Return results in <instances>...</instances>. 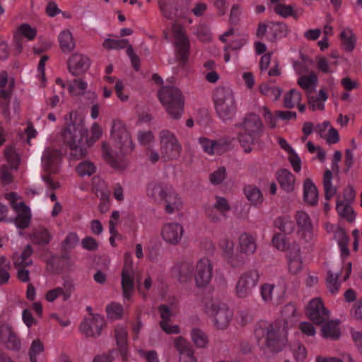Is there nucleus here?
Returning <instances> with one entry per match:
<instances>
[{"mask_svg": "<svg viewBox=\"0 0 362 362\" xmlns=\"http://www.w3.org/2000/svg\"><path fill=\"white\" fill-rule=\"evenodd\" d=\"M288 323L285 320H277L270 324L260 325L255 329L257 336L265 335V348L270 352L276 354L281 351L287 345Z\"/></svg>", "mask_w": 362, "mask_h": 362, "instance_id": "nucleus-1", "label": "nucleus"}, {"mask_svg": "<svg viewBox=\"0 0 362 362\" xmlns=\"http://www.w3.org/2000/svg\"><path fill=\"white\" fill-rule=\"evenodd\" d=\"M158 95L170 117L174 119H180L185 105V97L181 90L173 86H164L158 92Z\"/></svg>", "mask_w": 362, "mask_h": 362, "instance_id": "nucleus-2", "label": "nucleus"}, {"mask_svg": "<svg viewBox=\"0 0 362 362\" xmlns=\"http://www.w3.org/2000/svg\"><path fill=\"white\" fill-rule=\"evenodd\" d=\"M66 126L62 132L65 144H83L88 142V131L84 126V120L77 112L71 111L66 117Z\"/></svg>", "mask_w": 362, "mask_h": 362, "instance_id": "nucleus-3", "label": "nucleus"}, {"mask_svg": "<svg viewBox=\"0 0 362 362\" xmlns=\"http://www.w3.org/2000/svg\"><path fill=\"white\" fill-rule=\"evenodd\" d=\"M214 100L218 117L223 120L231 119L236 110L232 91L224 87H218L214 91Z\"/></svg>", "mask_w": 362, "mask_h": 362, "instance_id": "nucleus-4", "label": "nucleus"}, {"mask_svg": "<svg viewBox=\"0 0 362 362\" xmlns=\"http://www.w3.org/2000/svg\"><path fill=\"white\" fill-rule=\"evenodd\" d=\"M160 155L164 160H176L180 157L182 146L178 140L168 130H163L159 134Z\"/></svg>", "mask_w": 362, "mask_h": 362, "instance_id": "nucleus-5", "label": "nucleus"}, {"mask_svg": "<svg viewBox=\"0 0 362 362\" xmlns=\"http://www.w3.org/2000/svg\"><path fill=\"white\" fill-rule=\"evenodd\" d=\"M111 134L116 147L119 149L122 155H127L133 151L134 145L132 136L124 123L119 120L115 121Z\"/></svg>", "mask_w": 362, "mask_h": 362, "instance_id": "nucleus-6", "label": "nucleus"}, {"mask_svg": "<svg viewBox=\"0 0 362 362\" xmlns=\"http://www.w3.org/2000/svg\"><path fill=\"white\" fill-rule=\"evenodd\" d=\"M173 33L175 38L176 60L180 62L183 67L187 62L189 53V40L185 34L184 28L181 25H174Z\"/></svg>", "mask_w": 362, "mask_h": 362, "instance_id": "nucleus-7", "label": "nucleus"}, {"mask_svg": "<svg viewBox=\"0 0 362 362\" xmlns=\"http://www.w3.org/2000/svg\"><path fill=\"white\" fill-rule=\"evenodd\" d=\"M156 197L158 196L161 199H164L166 202L165 209L167 213L172 214L175 210H180L182 206V202L177 197V194L174 192H168L167 186L158 183L153 186L152 194Z\"/></svg>", "mask_w": 362, "mask_h": 362, "instance_id": "nucleus-8", "label": "nucleus"}, {"mask_svg": "<svg viewBox=\"0 0 362 362\" xmlns=\"http://www.w3.org/2000/svg\"><path fill=\"white\" fill-rule=\"evenodd\" d=\"M208 309L214 318L215 325L218 329H225L228 326L233 313L226 304L211 301L208 305Z\"/></svg>", "mask_w": 362, "mask_h": 362, "instance_id": "nucleus-9", "label": "nucleus"}, {"mask_svg": "<svg viewBox=\"0 0 362 362\" xmlns=\"http://www.w3.org/2000/svg\"><path fill=\"white\" fill-rule=\"evenodd\" d=\"M306 315L315 325H322L329 318V311L325 308L320 298L310 301Z\"/></svg>", "mask_w": 362, "mask_h": 362, "instance_id": "nucleus-10", "label": "nucleus"}, {"mask_svg": "<svg viewBox=\"0 0 362 362\" xmlns=\"http://www.w3.org/2000/svg\"><path fill=\"white\" fill-rule=\"evenodd\" d=\"M105 326L104 318L98 314L91 318H86L80 325V330L87 337H97L100 335L102 329Z\"/></svg>", "mask_w": 362, "mask_h": 362, "instance_id": "nucleus-11", "label": "nucleus"}, {"mask_svg": "<svg viewBox=\"0 0 362 362\" xmlns=\"http://www.w3.org/2000/svg\"><path fill=\"white\" fill-rule=\"evenodd\" d=\"M259 278V274L256 269H252L245 272L240 277L237 286V294L240 298H244L255 286Z\"/></svg>", "mask_w": 362, "mask_h": 362, "instance_id": "nucleus-12", "label": "nucleus"}, {"mask_svg": "<svg viewBox=\"0 0 362 362\" xmlns=\"http://www.w3.org/2000/svg\"><path fill=\"white\" fill-rule=\"evenodd\" d=\"M62 159V152L55 148H47L42 156L43 170L49 174H57Z\"/></svg>", "mask_w": 362, "mask_h": 362, "instance_id": "nucleus-13", "label": "nucleus"}, {"mask_svg": "<svg viewBox=\"0 0 362 362\" xmlns=\"http://www.w3.org/2000/svg\"><path fill=\"white\" fill-rule=\"evenodd\" d=\"M90 60L82 54H73L67 61L69 71L74 76L83 75L90 68Z\"/></svg>", "mask_w": 362, "mask_h": 362, "instance_id": "nucleus-14", "label": "nucleus"}, {"mask_svg": "<svg viewBox=\"0 0 362 362\" xmlns=\"http://www.w3.org/2000/svg\"><path fill=\"white\" fill-rule=\"evenodd\" d=\"M194 279L197 287H205L211 281L212 264L209 259H202L197 264Z\"/></svg>", "mask_w": 362, "mask_h": 362, "instance_id": "nucleus-15", "label": "nucleus"}, {"mask_svg": "<svg viewBox=\"0 0 362 362\" xmlns=\"http://www.w3.org/2000/svg\"><path fill=\"white\" fill-rule=\"evenodd\" d=\"M240 127H242L246 132L258 137L262 134L264 129L261 119L254 113L247 114Z\"/></svg>", "mask_w": 362, "mask_h": 362, "instance_id": "nucleus-16", "label": "nucleus"}, {"mask_svg": "<svg viewBox=\"0 0 362 362\" xmlns=\"http://www.w3.org/2000/svg\"><path fill=\"white\" fill-rule=\"evenodd\" d=\"M122 288L123 296L125 298L129 299L134 291L135 285L134 281V272L132 271V263L127 266L124 264L122 271Z\"/></svg>", "mask_w": 362, "mask_h": 362, "instance_id": "nucleus-17", "label": "nucleus"}, {"mask_svg": "<svg viewBox=\"0 0 362 362\" xmlns=\"http://www.w3.org/2000/svg\"><path fill=\"white\" fill-rule=\"evenodd\" d=\"M183 233V228L178 223H168L165 225L161 231L163 238L168 243L176 245L180 240Z\"/></svg>", "mask_w": 362, "mask_h": 362, "instance_id": "nucleus-18", "label": "nucleus"}, {"mask_svg": "<svg viewBox=\"0 0 362 362\" xmlns=\"http://www.w3.org/2000/svg\"><path fill=\"white\" fill-rule=\"evenodd\" d=\"M103 156L105 160L114 169L123 171L127 167L128 163L124 158H115L110 152L109 145L106 142L102 144Z\"/></svg>", "mask_w": 362, "mask_h": 362, "instance_id": "nucleus-19", "label": "nucleus"}, {"mask_svg": "<svg viewBox=\"0 0 362 362\" xmlns=\"http://www.w3.org/2000/svg\"><path fill=\"white\" fill-rule=\"evenodd\" d=\"M158 5L163 15L168 19L182 16L177 8V0H159Z\"/></svg>", "mask_w": 362, "mask_h": 362, "instance_id": "nucleus-20", "label": "nucleus"}, {"mask_svg": "<svg viewBox=\"0 0 362 362\" xmlns=\"http://www.w3.org/2000/svg\"><path fill=\"white\" fill-rule=\"evenodd\" d=\"M303 198L305 202L311 206H315L318 200V191L313 181L308 178L305 180Z\"/></svg>", "mask_w": 362, "mask_h": 362, "instance_id": "nucleus-21", "label": "nucleus"}, {"mask_svg": "<svg viewBox=\"0 0 362 362\" xmlns=\"http://www.w3.org/2000/svg\"><path fill=\"white\" fill-rule=\"evenodd\" d=\"M277 180L281 187L286 192H291L294 189L295 177L288 170L281 169L278 171Z\"/></svg>", "mask_w": 362, "mask_h": 362, "instance_id": "nucleus-22", "label": "nucleus"}, {"mask_svg": "<svg viewBox=\"0 0 362 362\" xmlns=\"http://www.w3.org/2000/svg\"><path fill=\"white\" fill-rule=\"evenodd\" d=\"M321 333L324 338L337 340L341 336L339 323L337 321L329 320L325 322L321 329Z\"/></svg>", "mask_w": 362, "mask_h": 362, "instance_id": "nucleus-23", "label": "nucleus"}, {"mask_svg": "<svg viewBox=\"0 0 362 362\" xmlns=\"http://www.w3.org/2000/svg\"><path fill=\"white\" fill-rule=\"evenodd\" d=\"M175 272L177 274L179 281L186 283L192 279L194 266L189 262H182L176 266Z\"/></svg>", "mask_w": 362, "mask_h": 362, "instance_id": "nucleus-24", "label": "nucleus"}, {"mask_svg": "<svg viewBox=\"0 0 362 362\" xmlns=\"http://www.w3.org/2000/svg\"><path fill=\"white\" fill-rule=\"evenodd\" d=\"M59 42L60 49L64 53H69L75 48V42L73 35L69 30H63L60 33Z\"/></svg>", "mask_w": 362, "mask_h": 362, "instance_id": "nucleus-25", "label": "nucleus"}, {"mask_svg": "<svg viewBox=\"0 0 362 362\" xmlns=\"http://www.w3.org/2000/svg\"><path fill=\"white\" fill-rule=\"evenodd\" d=\"M70 148V159L78 160L86 158L87 156V148L89 146L88 142L83 144H66Z\"/></svg>", "mask_w": 362, "mask_h": 362, "instance_id": "nucleus-26", "label": "nucleus"}, {"mask_svg": "<svg viewBox=\"0 0 362 362\" xmlns=\"http://www.w3.org/2000/svg\"><path fill=\"white\" fill-rule=\"evenodd\" d=\"M115 337L117 341V345L119 347V351L123 360L127 359V333L123 328H117L115 329Z\"/></svg>", "mask_w": 362, "mask_h": 362, "instance_id": "nucleus-27", "label": "nucleus"}, {"mask_svg": "<svg viewBox=\"0 0 362 362\" xmlns=\"http://www.w3.org/2000/svg\"><path fill=\"white\" fill-rule=\"evenodd\" d=\"M317 76L315 72H311L308 75L300 76L298 79V84L308 93L313 92L317 83Z\"/></svg>", "mask_w": 362, "mask_h": 362, "instance_id": "nucleus-28", "label": "nucleus"}, {"mask_svg": "<svg viewBox=\"0 0 362 362\" xmlns=\"http://www.w3.org/2000/svg\"><path fill=\"white\" fill-rule=\"evenodd\" d=\"M274 226L285 234L292 233L296 228L294 221L290 216H280L274 221Z\"/></svg>", "mask_w": 362, "mask_h": 362, "instance_id": "nucleus-29", "label": "nucleus"}, {"mask_svg": "<svg viewBox=\"0 0 362 362\" xmlns=\"http://www.w3.org/2000/svg\"><path fill=\"white\" fill-rule=\"evenodd\" d=\"M16 213L18 215L14 219L16 226L22 230L27 228L31 219L30 208L28 206L24 207V209H21V211Z\"/></svg>", "mask_w": 362, "mask_h": 362, "instance_id": "nucleus-30", "label": "nucleus"}, {"mask_svg": "<svg viewBox=\"0 0 362 362\" xmlns=\"http://www.w3.org/2000/svg\"><path fill=\"white\" fill-rule=\"evenodd\" d=\"M332 172L330 170L325 171L323 177V186L325 190V198L326 200H329L337 192V188L332 187Z\"/></svg>", "mask_w": 362, "mask_h": 362, "instance_id": "nucleus-31", "label": "nucleus"}, {"mask_svg": "<svg viewBox=\"0 0 362 362\" xmlns=\"http://www.w3.org/2000/svg\"><path fill=\"white\" fill-rule=\"evenodd\" d=\"M336 209L340 216L346 218L349 222H352L355 218V214L349 203L338 200Z\"/></svg>", "mask_w": 362, "mask_h": 362, "instance_id": "nucleus-32", "label": "nucleus"}, {"mask_svg": "<svg viewBox=\"0 0 362 362\" xmlns=\"http://www.w3.org/2000/svg\"><path fill=\"white\" fill-rule=\"evenodd\" d=\"M175 346L180 354H185L188 359L194 358V351L189 343L182 337H178L175 339Z\"/></svg>", "mask_w": 362, "mask_h": 362, "instance_id": "nucleus-33", "label": "nucleus"}, {"mask_svg": "<svg viewBox=\"0 0 362 362\" xmlns=\"http://www.w3.org/2000/svg\"><path fill=\"white\" fill-rule=\"evenodd\" d=\"M343 46L346 51L351 52L355 47L356 38L351 29H346L340 33Z\"/></svg>", "mask_w": 362, "mask_h": 362, "instance_id": "nucleus-34", "label": "nucleus"}, {"mask_svg": "<svg viewBox=\"0 0 362 362\" xmlns=\"http://www.w3.org/2000/svg\"><path fill=\"white\" fill-rule=\"evenodd\" d=\"M240 247L242 252L253 253L256 249V245L252 236L243 233L240 237Z\"/></svg>", "mask_w": 362, "mask_h": 362, "instance_id": "nucleus-35", "label": "nucleus"}, {"mask_svg": "<svg viewBox=\"0 0 362 362\" xmlns=\"http://www.w3.org/2000/svg\"><path fill=\"white\" fill-rule=\"evenodd\" d=\"M192 339L199 348H204L208 343V337L200 329L195 328L192 331Z\"/></svg>", "mask_w": 362, "mask_h": 362, "instance_id": "nucleus-36", "label": "nucleus"}, {"mask_svg": "<svg viewBox=\"0 0 362 362\" xmlns=\"http://www.w3.org/2000/svg\"><path fill=\"white\" fill-rule=\"evenodd\" d=\"M52 235L46 228H42L33 234V243L37 245H47Z\"/></svg>", "mask_w": 362, "mask_h": 362, "instance_id": "nucleus-37", "label": "nucleus"}, {"mask_svg": "<svg viewBox=\"0 0 362 362\" xmlns=\"http://www.w3.org/2000/svg\"><path fill=\"white\" fill-rule=\"evenodd\" d=\"M296 222L298 226L305 230L310 232L312 229V223L307 214L303 211H298L296 214Z\"/></svg>", "mask_w": 362, "mask_h": 362, "instance_id": "nucleus-38", "label": "nucleus"}, {"mask_svg": "<svg viewBox=\"0 0 362 362\" xmlns=\"http://www.w3.org/2000/svg\"><path fill=\"white\" fill-rule=\"evenodd\" d=\"M245 194L248 200L255 204L262 202L263 197L260 190L255 186H247L244 189Z\"/></svg>", "mask_w": 362, "mask_h": 362, "instance_id": "nucleus-39", "label": "nucleus"}, {"mask_svg": "<svg viewBox=\"0 0 362 362\" xmlns=\"http://www.w3.org/2000/svg\"><path fill=\"white\" fill-rule=\"evenodd\" d=\"M257 137V136L250 134L246 132L245 133L238 134V139L240 144L245 148V153L251 152L252 148L250 147V145L254 143V141Z\"/></svg>", "mask_w": 362, "mask_h": 362, "instance_id": "nucleus-40", "label": "nucleus"}, {"mask_svg": "<svg viewBox=\"0 0 362 362\" xmlns=\"http://www.w3.org/2000/svg\"><path fill=\"white\" fill-rule=\"evenodd\" d=\"M78 174L83 177L85 175L90 176L95 172V166L90 161H82L76 167Z\"/></svg>", "mask_w": 362, "mask_h": 362, "instance_id": "nucleus-41", "label": "nucleus"}, {"mask_svg": "<svg viewBox=\"0 0 362 362\" xmlns=\"http://www.w3.org/2000/svg\"><path fill=\"white\" fill-rule=\"evenodd\" d=\"M107 317L112 320L120 319L122 317L123 307L115 303H112L106 308Z\"/></svg>", "mask_w": 362, "mask_h": 362, "instance_id": "nucleus-42", "label": "nucleus"}, {"mask_svg": "<svg viewBox=\"0 0 362 362\" xmlns=\"http://www.w3.org/2000/svg\"><path fill=\"white\" fill-rule=\"evenodd\" d=\"M3 344L5 346L10 350L14 351H20L21 348V343L19 338L13 331L12 333L4 341Z\"/></svg>", "mask_w": 362, "mask_h": 362, "instance_id": "nucleus-43", "label": "nucleus"}, {"mask_svg": "<svg viewBox=\"0 0 362 362\" xmlns=\"http://www.w3.org/2000/svg\"><path fill=\"white\" fill-rule=\"evenodd\" d=\"M4 155L7 161L10 163V167L16 170L18 168L19 158L12 146H7L4 150Z\"/></svg>", "mask_w": 362, "mask_h": 362, "instance_id": "nucleus-44", "label": "nucleus"}, {"mask_svg": "<svg viewBox=\"0 0 362 362\" xmlns=\"http://www.w3.org/2000/svg\"><path fill=\"white\" fill-rule=\"evenodd\" d=\"M225 257L233 267H240L245 263V255H244V252L240 251V252H236L235 254L231 252L230 255L226 256Z\"/></svg>", "mask_w": 362, "mask_h": 362, "instance_id": "nucleus-45", "label": "nucleus"}, {"mask_svg": "<svg viewBox=\"0 0 362 362\" xmlns=\"http://www.w3.org/2000/svg\"><path fill=\"white\" fill-rule=\"evenodd\" d=\"M293 98L296 100L300 101L301 100V94L296 91L295 89L290 90L284 96V105L286 108L291 109L294 107Z\"/></svg>", "mask_w": 362, "mask_h": 362, "instance_id": "nucleus-46", "label": "nucleus"}, {"mask_svg": "<svg viewBox=\"0 0 362 362\" xmlns=\"http://www.w3.org/2000/svg\"><path fill=\"white\" fill-rule=\"evenodd\" d=\"M259 90L264 95L274 96V100H278L281 94V89L279 88L271 87L264 83L259 86Z\"/></svg>", "mask_w": 362, "mask_h": 362, "instance_id": "nucleus-47", "label": "nucleus"}, {"mask_svg": "<svg viewBox=\"0 0 362 362\" xmlns=\"http://www.w3.org/2000/svg\"><path fill=\"white\" fill-rule=\"evenodd\" d=\"M18 34H20V35H23L25 37L28 38L30 40H33L37 34V30L35 28H32L29 24L28 23H23L21 24L18 29Z\"/></svg>", "mask_w": 362, "mask_h": 362, "instance_id": "nucleus-48", "label": "nucleus"}, {"mask_svg": "<svg viewBox=\"0 0 362 362\" xmlns=\"http://www.w3.org/2000/svg\"><path fill=\"white\" fill-rule=\"evenodd\" d=\"M338 279L339 274L334 275L331 271H328L327 286L332 294L336 293L339 290V284L338 283Z\"/></svg>", "mask_w": 362, "mask_h": 362, "instance_id": "nucleus-49", "label": "nucleus"}, {"mask_svg": "<svg viewBox=\"0 0 362 362\" xmlns=\"http://www.w3.org/2000/svg\"><path fill=\"white\" fill-rule=\"evenodd\" d=\"M274 11L276 13L286 18L288 16H293L296 18L295 12L293 11V8L291 5H286L284 4H278L274 7Z\"/></svg>", "mask_w": 362, "mask_h": 362, "instance_id": "nucleus-50", "label": "nucleus"}, {"mask_svg": "<svg viewBox=\"0 0 362 362\" xmlns=\"http://www.w3.org/2000/svg\"><path fill=\"white\" fill-rule=\"evenodd\" d=\"M213 208L220 211L221 215L226 216V212L230 210V206L225 197H216V202Z\"/></svg>", "mask_w": 362, "mask_h": 362, "instance_id": "nucleus-51", "label": "nucleus"}, {"mask_svg": "<svg viewBox=\"0 0 362 362\" xmlns=\"http://www.w3.org/2000/svg\"><path fill=\"white\" fill-rule=\"evenodd\" d=\"M226 170L225 167H220L218 170L209 176L211 182L214 185L221 184L223 180L226 178Z\"/></svg>", "mask_w": 362, "mask_h": 362, "instance_id": "nucleus-52", "label": "nucleus"}, {"mask_svg": "<svg viewBox=\"0 0 362 362\" xmlns=\"http://www.w3.org/2000/svg\"><path fill=\"white\" fill-rule=\"evenodd\" d=\"M272 243L278 250L284 251L288 248L287 238L281 233H276L272 238Z\"/></svg>", "mask_w": 362, "mask_h": 362, "instance_id": "nucleus-53", "label": "nucleus"}, {"mask_svg": "<svg viewBox=\"0 0 362 362\" xmlns=\"http://www.w3.org/2000/svg\"><path fill=\"white\" fill-rule=\"evenodd\" d=\"M199 141L202 144L204 151L209 154H213L214 150L216 149L218 146H220L217 141H210L204 137L199 138Z\"/></svg>", "mask_w": 362, "mask_h": 362, "instance_id": "nucleus-54", "label": "nucleus"}, {"mask_svg": "<svg viewBox=\"0 0 362 362\" xmlns=\"http://www.w3.org/2000/svg\"><path fill=\"white\" fill-rule=\"evenodd\" d=\"M78 241V237L76 233H69L63 242L62 248L67 251L73 248Z\"/></svg>", "mask_w": 362, "mask_h": 362, "instance_id": "nucleus-55", "label": "nucleus"}, {"mask_svg": "<svg viewBox=\"0 0 362 362\" xmlns=\"http://www.w3.org/2000/svg\"><path fill=\"white\" fill-rule=\"evenodd\" d=\"M11 167L7 165H3L0 170V179L4 185H8L13 181L11 174Z\"/></svg>", "mask_w": 362, "mask_h": 362, "instance_id": "nucleus-56", "label": "nucleus"}, {"mask_svg": "<svg viewBox=\"0 0 362 362\" xmlns=\"http://www.w3.org/2000/svg\"><path fill=\"white\" fill-rule=\"evenodd\" d=\"M81 245L84 249L88 251H95L98 247V243L96 240L89 236L82 240Z\"/></svg>", "mask_w": 362, "mask_h": 362, "instance_id": "nucleus-57", "label": "nucleus"}, {"mask_svg": "<svg viewBox=\"0 0 362 362\" xmlns=\"http://www.w3.org/2000/svg\"><path fill=\"white\" fill-rule=\"evenodd\" d=\"M126 52L131 59L132 66L138 71L140 69V59L139 56L134 53L132 45L128 46V49H127Z\"/></svg>", "mask_w": 362, "mask_h": 362, "instance_id": "nucleus-58", "label": "nucleus"}, {"mask_svg": "<svg viewBox=\"0 0 362 362\" xmlns=\"http://www.w3.org/2000/svg\"><path fill=\"white\" fill-rule=\"evenodd\" d=\"M274 285L264 284L261 287V295L264 300L269 301L272 299Z\"/></svg>", "mask_w": 362, "mask_h": 362, "instance_id": "nucleus-59", "label": "nucleus"}, {"mask_svg": "<svg viewBox=\"0 0 362 362\" xmlns=\"http://www.w3.org/2000/svg\"><path fill=\"white\" fill-rule=\"evenodd\" d=\"M114 353H115V350L112 349L107 354L97 355L94 357L93 362H114Z\"/></svg>", "mask_w": 362, "mask_h": 362, "instance_id": "nucleus-60", "label": "nucleus"}, {"mask_svg": "<svg viewBox=\"0 0 362 362\" xmlns=\"http://www.w3.org/2000/svg\"><path fill=\"white\" fill-rule=\"evenodd\" d=\"M246 40L244 38L233 40L225 47L224 51L226 52L228 49L233 51L239 50L246 44Z\"/></svg>", "mask_w": 362, "mask_h": 362, "instance_id": "nucleus-61", "label": "nucleus"}, {"mask_svg": "<svg viewBox=\"0 0 362 362\" xmlns=\"http://www.w3.org/2000/svg\"><path fill=\"white\" fill-rule=\"evenodd\" d=\"M303 268V262L301 259H289V271L296 274Z\"/></svg>", "mask_w": 362, "mask_h": 362, "instance_id": "nucleus-62", "label": "nucleus"}, {"mask_svg": "<svg viewBox=\"0 0 362 362\" xmlns=\"http://www.w3.org/2000/svg\"><path fill=\"white\" fill-rule=\"evenodd\" d=\"M334 238L337 240L339 245L349 241V238L342 228H338L335 231Z\"/></svg>", "mask_w": 362, "mask_h": 362, "instance_id": "nucleus-63", "label": "nucleus"}, {"mask_svg": "<svg viewBox=\"0 0 362 362\" xmlns=\"http://www.w3.org/2000/svg\"><path fill=\"white\" fill-rule=\"evenodd\" d=\"M351 312L356 319L362 320V299H359L355 302Z\"/></svg>", "mask_w": 362, "mask_h": 362, "instance_id": "nucleus-64", "label": "nucleus"}]
</instances>
